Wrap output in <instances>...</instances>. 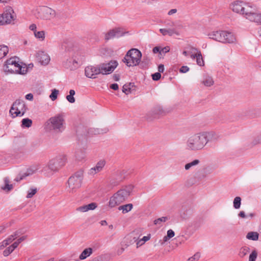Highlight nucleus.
Segmentation results:
<instances>
[{"label": "nucleus", "instance_id": "obj_1", "mask_svg": "<svg viewBox=\"0 0 261 261\" xmlns=\"http://www.w3.org/2000/svg\"><path fill=\"white\" fill-rule=\"evenodd\" d=\"M219 136L214 132H200L188 137L186 142L188 150L196 151L202 150L209 142L218 139Z\"/></svg>", "mask_w": 261, "mask_h": 261}, {"label": "nucleus", "instance_id": "obj_2", "mask_svg": "<svg viewBox=\"0 0 261 261\" xmlns=\"http://www.w3.org/2000/svg\"><path fill=\"white\" fill-rule=\"evenodd\" d=\"M229 7L233 12L241 14L247 19L253 21L256 9L255 5L242 1H236L231 3Z\"/></svg>", "mask_w": 261, "mask_h": 261}, {"label": "nucleus", "instance_id": "obj_3", "mask_svg": "<svg viewBox=\"0 0 261 261\" xmlns=\"http://www.w3.org/2000/svg\"><path fill=\"white\" fill-rule=\"evenodd\" d=\"M133 190V186L132 185L122 187L111 197L109 202V206L114 207L124 202L129 197Z\"/></svg>", "mask_w": 261, "mask_h": 261}, {"label": "nucleus", "instance_id": "obj_4", "mask_svg": "<svg viewBox=\"0 0 261 261\" xmlns=\"http://www.w3.org/2000/svg\"><path fill=\"white\" fill-rule=\"evenodd\" d=\"M83 179V171L80 170L69 177L66 184V190L70 194L75 193L81 187Z\"/></svg>", "mask_w": 261, "mask_h": 261}, {"label": "nucleus", "instance_id": "obj_5", "mask_svg": "<svg viewBox=\"0 0 261 261\" xmlns=\"http://www.w3.org/2000/svg\"><path fill=\"white\" fill-rule=\"evenodd\" d=\"M18 59L15 57L10 58L6 62L5 70L12 73L24 74L27 73L28 68L18 63Z\"/></svg>", "mask_w": 261, "mask_h": 261}, {"label": "nucleus", "instance_id": "obj_6", "mask_svg": "<svg viewBox=\"0 0 261 261\" xmlns=\"http://www.w3.org/2000/svg\"><path fill=\"white\" fill-rule=\"evenodd\" d=\"M142 57L141 52L136 48H132L125 55L123 61L127 66H136L139 65Z\"/></svg>", "mask_w": 261, "mask_h": 261}, {"label": "nucleus", "instance_id": "obj_7", "mask_svg": "<svg viewBox=\"0 0 261 261\" xmlns=\"http://www.w3.org/2000/svg\"><path fill=\"white\" fill-rule=\"evenodd\" d=\"M65 120L62 114H58L51 117L47 122V128L57 133H61L64 130Z\"/></svg>", "mask_w": 261, "mask_h": 261}, {"label": "nucleus", "instance_id": "obj_8", "mask_svg": "<svg viewBox=\"0 0 261 261\" xmlns=\"http://www.w3.org/2000/svg\"><path fill=\"white\" fill-rule=\"evenodd\" d=\"M27 109L24 101L18 99L13 103L10 110V113L13 117L22 116L25 113Z\"/></svg>", "mask_w": 261, "mask_h": 261}, {"label": "nucleus", "instance_id": "obj_9", "mask_svg": "<svg viewBox=\"0 0 261 261\" xmlns=\"http://www.w3.org/2000/svg\"><path fill=\"white\" fill-rule=\"evenodd\" d=\"M66 162V156L60 155L50 160L48 163V167L50 170L57 172L64 166Z\"/></svg>", "mask_w": 261, "mask_h": 261}, {"label": "nucleus", "instance_id": "obj_10", "mask_svg": "<svg viewBox=\"0 0 261 261\" xmlns=\"http://www.w3.org/2000/svg\"><path fill=\"white\" fill-rule=\"evenodd\" d=\"M118 63L115 60H111L107 63L99 65L100 73L102 74H109L113 72L117 67Z\"/></svg>", "mask_w": 261, "mask_h": 261}, {"label": "nucleus", "instance_id": "obj_11", "mask_svg": "<svg viewBox=\"0 0 261 261\" xmlns=\"http://www.w3.org/2000/svg\"><path fill=\"white\" fill-rule=\"evenodd\" d=\"M165 115V112L162 107L156 106L153 107L148 113L147 119L152 120L153 119L159 118L160 117Z\"/></svg>", "mask_w": 261, "mask_h": 261}, {"label": "nucleus", "instance_id": "obj_12", "mask_svg": "<svg viewBox=\"0 0 261 261\" xmlns=\"http://www.w3.org/2000/svg\"><path fill=\"white\" fill-rule=\"evenodd\" d=\"M39 17L44 20H49L56 15L55 10L48 7H43L39 12Z\"/></svg>", "mask_w": 261, "mask_h": 261}, {"label": "nucleus", "instance_id": "obj_13", "mask_svg": "<svg viewBox=\"0 0 261 261\" xmlns=\"http://www.w3.org/2000/svg\"><path fill=\"white\" fill-rule=\"evenodd\" d=\"M100 73L99 65L88 66L85 69V74L88 78L95 79L96 75Z\"/></svg>", "mask_w": 261, "mask_h": 261}, {"label": "nucleus", "instance_id": "obj_14", "mask_svg": "<svg viewBox=\"0 0 261 261\" xmlns=\"http://www.w3.org/2000/svg\"><path fill=\"white\" fill-rule=\"evenodd\" d=\"M224 35H225V31H217L208 33V36L210 39L223 43L225 41Z\"/></svg>", "mask_w": 261, "mask_h": 261}, {"label": "nucleus", "instance_id": "obj_15", "mask_svg": "<svg viewBox=\"0 0 261 261\" xmlns=\"http://www.w3.org/2000/svg\"><path fill=\"white\" fill-rule=\"evenodd\" d=\"M106 165L105 160H100L98 162L96 165L89 170L88 174L91 175H94L96 173L101 171Z\"/></svg>", "mask_w": 261, "mask_h": 261}, {"label": "nucleus", "instance_id": "obj_16", "mask_svg": "<svg viewBox=\"0 0 261 261\" xmlns=\"http://www.w3.org/2000/svg\"><path fill=\"white\" fill-rule=\"evenodd\" d=\"M37 58L41 64L43 65H47L50 61L49 56L42 51H39L37 53Z\"/></svg>", "mask_w": 261, "mask_h": 261}, {"label": "nucleus", "instance_id": "obj_17", "mask_svg": "<svg viewBox=\"0 0 261 261\" xmlns=\"http://www.w3.org/2000/svg\"><path fill=\"white\" fill-rule=\"evenodd\" d=\"M3 21H0L2 25L10 23L14 20L13 16L10 12H5L2 14Z\"/></svg>", "mask_w": 261, "mask_h": 261}, {"label": "nucleus", "instance_id": "obj_18", "mask_svg": "<svg viewBox=\"0 0 261 261\" xmlns=\"http://www.w3.org/2000/svg\"><path fill=\"white\" fill-rule=\"evenodd\" d=\"M224 36L225 41L223 43H233L236 41L235 36L231 32L225 31V35Z\"/></svg>", "mask_w": 261, "mask_h": 261}, {"label": "nucleus", "instance_id": "obj_19", "mask_svg": "<svg viewBox=\"0 0 261 261\" xmlns=\"http://www.w3.org/2000/svg\"><path fill=\"white\" fill-rule=\"evenodd\" d=\"M19 233L17 231L15 232L13 234L10 236L7 239L4 240L2 242V246L6 247L11 243L15 240L18 236Z\"/></svg>", "mask_w": 261, "mask_h": 261}, {"label": "nucleus", "instance_id": "obj_20", "mask_svg": "<svg viewBox=\"0 0 261 261\" xmlns=\"http://www.w3.org/2000/svg\"><path fill=\"white\" fill-rule=\"evenodd\" d=\"M150 63V60L148 57H143V60H140L139 65L141 68L146 69L148 67Z\"/></svg>", "mask_w": 261, "mask_h": 261}, {"label": "nucleus", "instance_id": "obj_21", "mask_svg": "<svg viewBox=\"0 0 261 261\" xmlns=\"http://www.w3.org/2000/svg\"><path fill=\"white\" fill-rule=\"evenodd\" d=\"M133 207V205L132 203H128L121 205L118 207L119 211H122L123 214L127 213L130 212Z\"/></svg>", "mask_w": 261, "mask_h": 261}, {"label": "nucleus", "instance_id": "obj_22", "mask_svg": "<svg viewBox=\"0 0 261 261\" xmlns=\"http://www.w3.org/2000/svg\"><path fill=\"white\" fill-rule=\"evenodd\" d=\"M92 253V249L91 248L85 249L80 255V259L82 260L84 259L87 257L89 256Z\"/></svg>", "mask_w": 261, "mask_h": 261}, {"label": "nucleus", "instance_id": "obj_23", "mask_svg": "<svg viewBox=\"0 0 261 261\" xmlns=\"http://www.w3.org/2000/svg\"><path fill=\"white\" fill-rule=\"evenodd\" d=\"M201 51L198 48L194 47H191L190 50L189 51V54L190 55L191 59H195L199 53Z\"/></svg>", "mask_w": 261, "mask_h": 261}, {"label": "nucleus", "instance_id": "obj_24", "mask_svg": "<svg viewBox=\"0 0 261 261\" xmlns=\"http://www.w3.org/2000/svg\"><path fill=\"white\" fill-rule=\"evenodd\" d=\"M9 48L7 46L0 45V59L4 58L8 53Z\"/></svg>", "mask_w": 261, "mask_h": 261}, {"label": "nucleus", "instance_id": "obj_25", "mask_svg": "<svg viewBox=\"0 0 261 261\" xmlns=\"http://www.w3.org/2000/svg\"><path fill=\"white\" fill-rule=\"evenodd\" d=\"M258 236L259 234L257 232L250 231L247 233L246 238L248 240L256 241L258 239Z\"/></svg>", "mask_w": 261, "mask_h": 261}, {"label": "nucleus", "instance_id": "obj_26", "mask_svg": "<svg viewBox=\"0 0 261 261\" xmlns=\"http://www.w3.org/2000/svg\"><path fill=\"white\" fill-rule=\"evenodd\" d=\"M134 85L132 83L126 84L122 87V92L127 95L132 92V89Z\"/></svg>", "mask_w": 261, "mask_h": 261}, {"label": "nucleus", "instance_id": "obj_27", "mask_svg": "<svg viewBox=\"0 0 261 261\" xmlns=\"http://www.w3.org/2000/svg\"><path fill=\"white\" fill-rule=\"evenodd\" d=\"M249 252L250 248L248 247L244 246L240 249L239 255L240 257L243 258Z\"/></svg>", "mask_w": 261, "mask_h": 261}, {"label": "nucleus", "instance_id": "obj_28", "mask_svg": "<svg viewBox=\"0 0 261 261\" xmlns=\"http://www.w3.org/2000/svg\"><path fill=\"white\" fill-rule=\"evenodd\" d=\"M202 83L205 86L210 87L213 85L214 81L212 77L206 76L204 78Z\"/></svg>", "mask_w": 261, "mask_h": 261}, {"label": "nucleus", "instance_id": "obj_29", "mask_svg": "<svg viewBox=\"0 0 261 261\" xmlns=\"http://www.w3.org/2000/svg\"><path fill=\"white\" fill-rule=\"evenodd\" d=\"M5 186L2 187V189L4 190H7L9 191L13 189V186L11 184H9V179L8 177L4 178Z\"/></svg>", "mask_w": 261, "mask_h": 261}, {"label": "nucleus", "instance_id": "obj_30", "mask_svg": "<svg viewBox=\"0 0 261 261\" xmlns=\"http://www.w3.org/2000/svg\"><path fill=\"white\" fill-rule=\"evenodd\" d=\"M21 127H30L32 124V121L29 118H24L21 121Z\"/></svg>", "mask_w": 261, "mask_h": 261}, {"label": "nucleus", "instance_id": "obj_31", "mask_svg": "<svg viewBox=\"0 0 261 261\" xmlns=\"http://www.w3.org/2000/svg\"><path fill=\"white\" fill-rule=\"evenodd\" d=\"M195 59H196V62L198 65L200 66H203L204 65V62L201 52L199 53Z\"/></svg>", "mask_w": 261, "mask_h": 261}, {"label": "nucleus", "instance_id": "obj_32", "mask_svg": "<svg viewBox=\"0 0 261 261\" xmlns=\"http://www.w3.org/2000/svg\"><path fill=\"white\" fill-rule=\"evenodd\" d=\"M34 35L36 38L39 39L41 41H43L45 39V32L43 31H35Z\"/></svg>", "mask_w": 261, "mask_h": 261}, {"label": "nucleus", "instance_id": "obj_33", "mask_svg": "<svg viewBox=\"0 0 261 261\" xmlns=\"http://www.w3.org/2000/svg\"><path fill=\"white\" fill-rule=\"evenodd\" d=\"M115 37L119 38L124 35L125 32L120 28L114 29Z\"/></svg>", "mask_w": 261, "mask_h": 261}, {"label": "nucleus", "instance_id": "obj_34", "mask_svg": "<svg viewBox=\"0 0 261 261\" xmlns=\"http://www.w3.org/2000/svg\"><path fill=\"white\" fill-rule=\"evenodd\" d=\"M199 163L200 161L199 160H195L192 162L186 164L185 168L186 170H188L190 169V168H191L192 167L197 165Z\"/></svg>", "mask_w": 261, "mask_h": 261}, {"label": "nucleus", "instance_id": "obj_35", "mask_svg": "<svg viewBox=\"0 0 261 261\" xmlns=\"http://www.w3.org/2000/svg\"><path fill=\"white\" fill-rule=\"evenodd\" d=\"M75 157L77 160L82 161L86 158L85 152L82 151H79L76 152Z\"/></svg>", "mask_w": 261, "mask_h": 261}, {"label": "nucleus", "instance_id": "obj_36", "mask_svg": "<svg viewBox=\"0 0 261 261\" xmlns=\"http://www.w3.org/2000/svg\"><path fill=\"white\" fill-rule=\"evenodd\" d=\"M75 94V91L74 90H70L69 91V95L66 96L67 100L70 103H73L75 102V98L73 95Z\"/></svg>", "mask_w": 261, "mask_h": 261}, {"label": "nucleus", "instance_id": "obj_37", "mask_svg": "<svg viewBox=\"0 0 261 261\" xmlns=\"http://www.w3.org/2000/svg\"><path fill=\"white\" fill-rule=\"evenodd\" d=\"M160 32L164 36H165L166 35H169L170 36H171L174 33V30H172V29H160Z\"/></svg>", "mask_w": 261, "mask_h": 261}, {"label": "nucleus", "instance_id": "obj_38", "mask_svg": "<svg viewBox=\"0 0 261 261\" xmlns=\"http://www.w3.org/2000/svg\"><path fill=\"white\" fill-rule=\"evenodd\" d=\"M115 37L114 29L110 30L105 34V38L106 40H109Z\"/></svg>", "mask_w": 261, "mask_h": 261}, {"label": "nucleus", "instance_id": "obj_39", "mask_svg": "<svg viewBox=\"0 0 261 261\" xmlns=\"http://www.w3.org/2000/svg\"><path fill=\"white\" fill-rule=\"evenodd\" d=\"M15 249L14 246L12 244L11 246H9L7 248H6L3 251V255L5 256H8L10 253H11L13 250Z\"/></svg>", "mask_w": 261, "mask_h": 261}, {"label": "nucleus", "instance_id": "obj_40", "mask_svg": "<svg viewBox=\"0 0 261 261\" xmlns=\"http://www.w3.org/2000/svg\"><path fill=\"white\" fill-rule=\"evenodd\" d=\"M252 22L261 24V12L258 13L256 10Z\"/></svg>", "mask_w": 261, "mask_h": 261}, {"label": "nucleus", "instance_id": "obj_41", "mask_svg": "<svg viewBox=\"0 0 261 261\" xmlns=\"http://www.w3.org/2000/svg\"><path fill=\"white\" fill-rule=\"evenodd\" d=\"M241 204V198L240 197H236L233 200V207L236 209H238L240 207Z\"/></svg>", "mask_w": 261, "mask_h": 261}, {"label": "nucleus", "instance_id": "obj_42", "mask_svg": "<svg viewBox=\"0 0 261 261\" xmlns=\"http://www.w3.org/2000/svg\"><path fill=\"white\" fill-rule=\"evenodd\" d=\"M257 251L254 249L252 251L249 256V261H255L257 257Z\"/></svg>", "mask_w": 261, "mask_h": 261}, {"label": "nucleus", "instance_id": "obj_43", "mask_svg": "<svg viewBox=\"0 0 261 261\" xmlns=\"http://www.w3.org/2000/svg\"><path fill=\"white\" fill-rule=\"evenodd\" d=\"M58 94H59V90H58L56 89H54L52 90L51 93L49 95V97L53 101H54L57 98Z\"/></svg>", "mask_w": 261, "mask_h": 261}, {"label": "nucleus", "instance_id": "obj_44", "mask_svg": "<svg viewBox=\"0 0 261 261\" xmlns=\"http://www.w3.org/2000/svg\"><path fill=\"white\" fill-rule=\"evenodd\" d=\"M37 192V188H31L28 192V194L27 195V198H32Z\"/></svg>", "mask_w": 261, "mask_h": 261}, {"label": "nucleus", "instance_id": "obj_45", "mask_svg": "<svg viewBox=\"0 0 261 261\" xmlns=\"http://www.w3.org/2000/svg\"><path fill=\"white\" fill-rule=\"evenodd\" d=\"M168 220V218L167 217H162L161 218H159L157 219H155L153 223L155 225H161L162 222H165Z\"/></svg>", "mask_w": 261, "mask_h": 261}, {"label": "nucleus", "instance_id": "obj_46", "mask_svg": "<svg viewBox=\"0 0 261 261\" xmlns=\"http://www.w3.org/2000/svg\"><path fill=\"white\" fill-rule=\"evenodd\" d=\"M200 257V254L196 252L193 256L189 258L187 261H198Z\"/></svg>", "mask_w": 261, "mask_h": 261}, {"label": "nucleus", "instance_id": "obj_47", "mask_svg": "<svg viewBox=\"0 0 261 261\" xmlns=\"http://www.w3.org/2000/svg\"><path fill=\"white\" fill-rule=\"evenodd\" d=\"M27 237L26 236H22L17 240L16 241H15L14 243L12 244V245L14 246V248H16L18 245L25 240L26 239Z\"/></svg>", "mask_w": 261, "mask_h": 261}, {"label": "nucleus", "instance_id": "obj_48", "mask_svg": "<svg viewBox=\"0 0 261 261\" xmlns=\"http://www.w3.org/2000/svg\"><path fill=\"white\" fill-rule=\"evenodd\" d=\"M161 77V74L160 72H156L152 74V79L153 81H158Z\"/></svg>", "mask_w": 261, "mask_h": 261}, {"label": "nucleus", "instance_id": "obj_49", "mask_svg": "<svg viewBox=\"0 0 261 261\" xmlns=\"http://www.w3.org/2000/svg\"><path fill=\"white\" fill-rule=\"evenodd\" d=\"M88 211L89 210H93L97 207L96 203L94 202L91 203L89 204L86 205Z\"/></svg>", "mask_w": 261, "mask_h": 261}, {"label": "nucleus", "instance_id": "obj_50", "mask_svg": "<svg viewBox=\"0 0 261 261\" xmlns=\"http://www.w3.org/2000/svg\"><path fill=\"white\" fill-rule=\"evenodd\" d=\"M76 211L82 212H86L88 211L86 205H84L77 207L76 208Z\"/></svg>", "mask_w": 261, "mask_h": 261}, {"label": "nucleus", "instance_id": "obj_51", "mask_svg": "<svg viewBox=\"0 0 261 261\" xmlns=\"http://www.w3.org/2000/svg\"><path fill=\"white\" fill-rule=\"evenodd\" d=\"M189 70V68L187 66H182L179 69L181 73H186Z\"/></svg>", "mask_w": 261, "mask_h": 261}, {"label": "nucleus", "instance_id": "obj_52", "mask_svg": "<svg viewBox=\"0 0 261 261\" xmlns=\"http://www.w3.org/2000/svg\"><path fill=\"white\" fill-rule=\"evenodd\" d=\"M30 174V173H24V174H23L21 176H20L19 177H17L16 178H15V180L16 181H20L21 180H22L24 178H25V177L28 176Z\"/></svg>", "mask_w": 261, "mask_h": 261}, {"label": "nucleus", "instance_id": "obj_53", "mask_svg": "<svg viewBox=\"0 0 261 261\" xmlns=\"http://www.w3.org/2000/svg\"><path fill=\"white\" fill-rule=\"evenodd\" d=\"M175 235L174 232L172 229H169L167 231V237L170 239L173 238Z\"/></svg>", "mask_w": 261, "mask_h": 261}, {"label": "nucleus", "instance_id": "obj_54", "mask_svg": "<svg viewBox=\"0 0 261 261\" xmlns=\"http://www.w3.org/2000/svg\"><path fill=\"white\" fill-rule=\"evenodd\" d=\"M170 50V48L169 46H166L164 48H161V54H166L169 52Z\"/></svg>", "mask_w": 261, "mask_h": 261}, {"label": "nucleus", "instance_id": "obj_55", "mask_svg": "<svg viewBox=\"0 0 261 261\" xmlns=\"http://www.w3.org/2000/svg\"><path fill=\"white\" fill-rule=\"evenodd\" d=\"M152 51L154 54L159 53L161 54V47L159 46L154 47L152 49Z\"/></svg>", "mask_w": 261, "mask_h": 261}, {"label": "nucleus", "instance_id": "obj_56", "mask_svg": "<svg viewBox=\"0 0 261 261\" xmlns=\"http://www.w3.org/2000/svg\"><path fill=\"white\" fill-rule=\"evenodd\" d=\"M110 87V88L114 90H117L119 88L118 85L116 83L111 84Z\"/></svg>", "mask_w": 261, "mask_h": 261}, {"label": "nucleus", "instance_id": "obj_57", "mask_svg": "<svg viewBox=\"0 0 261 261\" xmlns=\"http://www.w3.org/2000/svg\"><path fill=\"white\" fill-rule=\"evenodd\" d=\"M150 239V234H148L147 236H144L143 237L141 240H142L143 242L145 243L146 241H148Z\"/></svg>", "mask_w": 261, "mask_h": 261}, {"label": "nucleus", "instance_id": "obj_58", "mask_svg": "<svg viewBox=\"0 0 261 261\" xmlns=\"http://www.w3.org/2000/svg\"><path fill=\"white\" fill-rule=\"evenodd\" d=\"M164 70V65H163V64L159 65L158 66V71H159L158 72H160V73L163 72Z\"/></svg>", "mask_w": 261, "mask_h": 261}, {"label": "nucleus", "instance_id": "obj_59", "mask_svg": "<svg viewBox=\"0 0 261 261\" xmlns=\"http://www.w3.org/2000/svg\"><path fill=\"white\" fill-rule=\"evenodd\" d=\"M25 98L29 100H32L33 99V95L31 93L25 95Z\"/></svg>", "mask_w": 261, "mask_h": 261}, {"label": "nucleus", "instance_id": "obj_60", "mask_svg": "<svg viewBox=\"0 0 261 261\" xmlns=\"http://www.w3.org/2000/svg\"><path fill=\"white\" fill-rule=\"evenodd\" d=\"M177 9H172L171 10H170L168 12V14L169 15H171L173 14H175L177 12Z\"/></svg>", "mask_w": 261, "mask_h": 261}, {"label": "nucleus", "instance_id": "obj_61", "mask_svg": "<svg viewBox=\"0 0 261 261\" xmlns=\"http://www.w3.org/2000/svg\"><path fill=\"white\" fill-rule=\"evenodd\" d=\"M29 28L31 30L34 31V32L35 31H36L37 27L35 24H32L31 25H30Z\"/></svg>", "mask_w": 261, "mask_h": 261}, {"label": "nucleus", "instance_id": "obj_62", "mask_svg": "<svg viewBox=\"0 0 261 261\" xmlns=\"http://www.w3.org/2000/svg\"><path fill=\"white\" fill-rule=\"evenodd\" d=\"M239 216L242 218H245L247 217V216L245 215L244 211H241L239 214Z\"/></svg>", "mask_w": 261, "mask_h": 261}, {"label": "nucleus", "instance_id": "obj_63", "mask_svg": "<svg viewBox=\"0 0 261 261\" xmlns=\"http://www.w3.org/2000/svg\"><path fill=\"white\" fill-rule=\"evenodd\" d=\"M144 242H143L142 240H140L137 242V247H139V246H142L143 244H144Z\"/></svg>", "mask_w": 261, "mask_h": 261}, {"label": "nucleus", "instance_id": "obj_64", "mask_svg": "<svg viewBox=\"0 0 261 261\" xmlns=\"http://www.w3.org/2000/svg\"><path fill=\"white\" fill-rule=\"evenodd\" d=\"M119 75L118 74H115L113 75V79L115 81H118L119 80Z\"/></svg>", "mask_w": 261, "mask_h": 261}]
</instances>
